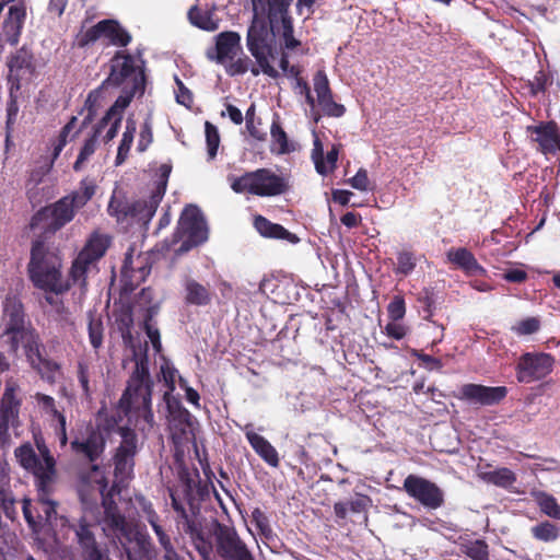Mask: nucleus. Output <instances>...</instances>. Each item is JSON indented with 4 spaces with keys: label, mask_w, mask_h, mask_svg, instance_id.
Segmentation results:
<instances>
[{
    "label": "nucleus",
    "mask_w": 560,
    "mask_h": 560,
    "mask_svg": "<svg viewBox=\"0 0 560 560\" xmlns=\"http://www.w3.org/2000/svg\"><path fill=\"white\" fill-rule=\"evenodd\" d=\"M96 185L89 179H82L79 187L62 196L55 202L38 209L31 218L32 230L42 229L40 235L51 236L73 221L77 213L94 197Z\"/></svg>",
    "instance_id": "nucleus-1"
},
{
    "label": "nucleus",
    "mask_w": 560,
    "mask_h": 560,
    "mask_svg": "<svg viewBox=\"0 0 560 560\" xmlns=\"http://www.w3.org/2000/svg\"><path fill=\"white\" fill-rule=\"evenodd\" d=\"M61 267L59 252L49 247L44 235L33 240L27 273L35 288L57 295L69 291L71 284L63 280Z\"/></svg>",
    "instance_id": "nucleus-2"
},
{
    "label": "nucleus",
    "mask_w": 560,
    "mask_h": 560,
    "mask_svg": "<svg viewBox=\"0 0 560 560\" xmlns=\"http://www.w3.org/2000/svg\"><path fill=\"white\" fill-rule=\"evenodd\" d=\"M133 360L136 363L135 370L128 380L118 406L126 417L141 418L149 425H152L154 422L151 405L153 383L150 378L147 351L138 353L137 350H133Z\"/></svg>",
    "instance_id": "nucleus-3"
},
{
    "label": "nucleus",
    "mask_w": 560,
    "mask_h": 560,
    "mask_svg": "<svg viewBox=\"0 0 560 560\" xmlns=\"http://www.w3.org/2000/svg\"><path fill=\"white\" fill-rule=\"evenodd\" d=\"M208 58L224 66L230 77L245 74L247 71L254 77L259 75L260 69L244 52L242 37L235 31H224L214 37V47L208 51Z\"/></svg>",
    "instance_id": "nucleus-4"
},
{
    "label": "nucleus",
    "mask_w": 560,
    "mask_h": 560,
    "mask_svg": "<svg viewBox=\"0 0 560 560\" xmlns=\"http://www.w3.org/2000/svg\"><path fill=\"white\" fill-rule=\"evenodd\" d=\"M203 536L211 545V552L206 558L200 556L202 560H212L214 555L221 560H255L234 526L212 518L205 525Z\"/></svg>",
    "instance_id": "nucleus-5"
},
{
    "label": "nucleus",
    "mask_w": 560,
    "mask_h": 560,
    "mask_svg": "<svg viewBox=\"0 0 560 560\" xmlns=\"http://www.w3.org/2000/svg\"><path fill=\"white\" fill-rule=\"evenodd\" d=\"M229 182L235 194H247L261 198L281 196L290 189L285 177L266 167L245 172L241 176H230Z\"/></svg>",
    "instance_id": "nucleus-6"
},
{
    "label": "nucleus",
    "mask_w": 560,
    "mask_h": 560,
    "mask_svg": "<svg viewBox=\"0 0 560 560\" xmlns=\"http://www.w3.org/2000/svg\"><path fill=\"white\" fill-rule=\"evenodd\" d=\"M171 172V164H162L159 167V178L155 182L154 189L148 200H137L124 206L120 203L115 206L114 200H112L108 206L109 213L115 214L118 220H124L130 217L139 221L149 222L155 214L156 209L165 195Z\"/></svg>",
    "instance_id": "nucleus-7"
},
{
    "label": "nucleus",
    "mask_w": 560,
    "mask_h": 560,
    "mask_svg": "<svg viewBox=\"0 0 560 560\" xmlns=\"http://www.w3.org/2000/svg\"><path fill=\"white\" fill-rule=\"evenodd\" d=\"M170 498L171 505L177 514L176 523L182 525L184 533L189 537L199 556L209 557L211 545L203 536L205 525L208 522L201 515L200 506L195 503V499H185L189 505V511H187L173 490H170Z\"/></svg>",
    "instance_id": "nucleus-8"
},
{
    "label": "nucleus",
    "mask_w": 560,
    "mask_h": 560,
    "mask_svg": "<svg viewBox=\"0 0 560 560\" xmlns=\"http://www.w3.org/2000/svg\"><path fill=\"white\" fill-rule=\"evenodd\" d=\"M105 523L120 544L128 560H143L148 555L149 541L132 524L118 512L106 510Z\"/></svg>",
    "instance_id": "nucleus-9"
},
{
    "label": "nucleus",
    "mask_w": 560,
    "mask_h": 560,
    "mask_svg": "<svg viewBox=\"0 0 560 560\" xmlns=\"http://www.w3.org/2000/svg\"><path fill=\"white\" fill-rule=\"evenodd\" d=\"M177 249L178 254L189 252L208 240L206 220L199 208L195 205H187L180 213L172 243L182 241Z\"/></svg>",
    "instance_id": "nucleus-10"
},
{
    "label": "nucleus",
    "mask_w": 560,
    "mask_h": 560,
    "mask_svg": "<svg viewBox=\"0 0 560 560\" xmlns=\"http://www.w3.org/2000/svg\"><path fill=\"white\" fill-rule=\"evenodd\" d=\"M42 459L35 453L30 443H24L15 448L14 455L18 463L27 471H31L35 477V485H40L42 488L48 483H54L56 477V460L50 454L48 447L37 445Z\"/></svg>",
    "instance_id": "nucleus-11"
},
{
    "label": "nucleus",
    "mask_w": 560,
    "mask_h": 560,
    "mask_svg": "<svg viewBox=\"0 0 560 560\" xmlns=\"http://www.w3.org/2000/svg\"><path fill=\"white\" fill-rule=\"evenodd\" d=\"M246 46L252 56L256 59L260 72L272 79H277L279 72L271 66L269 60L273 57V48L269 43V28L266 22L258 20L256 15L247 30Z\"/></svg>",
    "instance_id": "nucleus-12"
},
{
    "label": "nucleus",
    "mask_w": 560,
    "mask_h": 560,
    "mask_svg": "<svg viewBox=\"0 0 560 560\" xmlns=\"http://www.w3.org/2000/svg\"><path fill=\"white\" fill-rule=\"evenodd\" d=\"M52 483L42 488L36 485L37 500L23 499L22 511L28 527L35 532H40L45 525L51 524L57 518V502L50 499Z\"/></svg>",
    "instance_id": "nucleus-13"
},
{
    "label": "nucleus",
    "mask_w": 560,
    "mask_h": 560,
    "mask_svg": "<svg viewBox=\"0 0 560 560\" xmlns=\"http://www.w3.org/2000/svg\"><path fill=\"white\" fill-rule=\"evenodd\" d=\"M69 529L74 533L75 550L81 560H100L102 553L108 549L105 542L96 539L97 526L85 517H80L77 522L71 523Z\"/></svg>",
    "instance_id": "nucleus-14"
},
{
    "label": "nucleus",
    "mask_w": 560,
    "mask_h": 560,
    "mask_svg": "<svg viewBox=\"0 0 560 560\" xmlns=\"http://www.w3.org/2000/svg\"><path fill=\"white\" fill-rule=\"evenodd\" d=\"M152 264L150 256L139 254L133 257V250L130 248L124 258L120 270L121 293H132L151 273Z\"/></svg>",
    "instance_id": "nucleus-15"
},
{
    "label": "nucleus",
    "mask_w": 560,
    "mask_h": 560,
    "mask_svg": "<svg viewBox=\"0 0 560 560\" xmlns=\"http://www.w3.org/2000/svg\"><path fill=\"white\" fill-rule=\"evenodd\" d=\"M118 433L121 436V441L113 456L114 475L116 478L124 480L133 472L135 457L138 453V436L128 427H119Z\"/></svg>",
    "instance_id": "nucleus-16"
},
{
    "label": "nucleus",
    "mask_w": 560,
    "mask_h": 560,
    "mask_svg": "<svg viewBox=\"0 0 560 560\" xmlns=\"http://www.w3.org/2000/svg\"><path fill=\"white\" fill-rule=\"evenodd\" d=\"M555 358L545 352H526L517 361L515 372L520 383L529 384L545 378L552 372Z\"/></svg>",
    "instance_id": "nucleus-17"
},
{
    "label": "nucleus",
    "mask_w": 560,
    "mask_h": 560,
    "mask_svg": "<svg viewBox=\"0 0 560 560\" xmlns=\"http://www.w3.org/2000/svg\"><path fill=\"white\" fill-rule=\"evenodd\" d=\"M406 493L429 510H436L444 504V493L434 482L417 476L408 475L404 480Z\"/></svg>",
    "instance_id": "nucleus-18"
},
{
    "label": "nucleus",
    "mask_w": 560,
    "mask_h": 560,
    "mask_svg": "<svg viewBox=\"0 0 560 560\" xmlns=\"http://www.w3.org/2000/svg\"><path fill=\"white\" fill-rule=\"evenodd\" d=\"M138 72L144 73L143 66H137L133 56L129 52L117 51L110 59V72L103 81L102 88L107 85L118 88L127 82L132 85Z\"/></svg>",
    "instance_id": "nucleus-19"
},
{
    "label": "nucleus",
    "mask_w": 560,
    "mask_h": 560,
    "mask_svg": "<svg viewBox=\"0 0 560 560\" xmlns=\"http://www.w3.org/2000/svg\"><path fill=\"white\" fill-rule=\"evenodd\" d=\"M168 409V429L173 443L183 445L195 438L194 417L179 402L167 404Z\"/></svg>",
    "instance_id": "nucleus-20"
},
{
    "label": "nucleus",
    "mask_w": 560,
    "mask_h": 560,
    "mask_svg": "<svg viewBox=\"0 0 560 560\" xmlns=\"http://www.w3.org/2000/svg\"><path fill=\"white\" fill-rule=\"evenodd\" d=\"M2 322L4 335L10 338L16 337L33 328L26 319L23 303L15 295H7L3 302Z\"/></svg>",
    "instance_id": "nucleus-21"
},
{
    "label": "nucleus",
    "mask_w": 560,
    "mask_h": 560,
    "mask_svg": "<svg viewBox=\"0 0 560 560\" xmlns=\"http://www.w3.org/2000/svg\"><path fill=\"white\" fill-rule=\"evenodd\" d=\"M508 395L505 386H486L468 383L459 388L458 398L480 406H494L500 404Z\"/></svg>",
    "instance_id": "nucleus-22"
},
{
    "label": "nucleus",
    "mask_w": 560,
    "mask_h": 560,
    "mask_svg": "<svg viewBox=\"0 0 560 560\" xmlns=\"http://www.w3.org/2000/svg\"><path fill=\"white\" fill-rule=\"evenodd\" d=\"M314 91L323 113L328 117L339 118L345 115L346 107L334 101L329 80L324 70H317L313 77Z\"/></svg>",
    "instance_id": "nucleus-23"
},
{
    "label": "nucleus",
    "mask_w": 560,
    "mask_h": 560,
    "mask_svg": "<svg viewBox=\"0 0 560 560\" xmlns=\"http://www.w3.org/2000/svg\"><path fill=\"white\" fill-rule=\"evenodd\" d=\"M145 73L138 72V75H136L133 80V84L130 86H125L122 90V93L117 97V100L114 102V104L107 109L105 115L100 119L98 124L101 127H106L109 121L114 117H118V115L122 116V112L129 106L132 98L136 95H143L145 90Z\"/></svg>",
    "instance_id": "nucleus-24"
},
{
    "label": "nucleus",
    "mask_w": 560,
    "mask_h": 560,
    "mask_svg": "<svg viewBox=\"0 0 560 560\" xmlns=\"http://www.w3.org/2000/svg\"><path fill=\"white\" fill-rule=\"evenodd\" d=\"M106 446L104 435L97 430H90L88 436L83 440L75 438L71 441L72 453L86 462L94 464L103 455Z\"/></svg>",
    "instance_id": "nucleus-25"
},
{
    "label": "nucleus",
    "mask_w": 560,
    "mask_h": 560,
    "mask_svg": "<svg viewBox=\"0 0 560 560\" xmlns=\"http://www.w3.org/2000/svg\"><path fill=\"white\" fill-rule=\"evenodd\" d=\"M292 0H253L255 15L267 18L270 28L279 30L280 22L292 18L290 5Z\"/></svg>",
    "instance_id": "nucleus-26"
},
{
    "label": "nucleus",
    "mask_w": 560,
    "mask_h": 560,
    "mask_svg": "<svg viewBox=\"0 0 560 560\" xmlns=\"http://www.w3.org/2000/svg\"><path fill=\"white\" fill-rule=\"evenodd\" d=\"M10 348L16 352L20 345H22L27 363L32 368L34 364L40 362L45 357V347L39 338V335L34 328L24 331L16 337L10 338Z\"/></svg>",
    "instance_id": "nucleus-27"
},
{
    "label": "nucleus",
    "mask_w": 560,
    "mask_h": 560,
    "mask_svg": "<svg viewBox=\"0 0 560 560\" xmlns=\"http://www.w3.org/2000/svg\"><path fill=\"white\" fill-rule=\"evenodd\" d=\"M527 131L536 135L534 141L539 144V150L545 155L560 151V133L556 121L540 122L537 126H528Z\"/></svg>",
    "instance_id": "nucleus-28"
},
{
    "label": "nucleus",
    "mask_w": 560,
    "mask_h": 560,
    "mask_svg": "<svg viewBox=\"0 0 560 560\" xmlns=\"http://www.w3.org/2000/svg\"><path fill=\"white\" fill-rule=\"evenodd\" d=\"M26 20V8L24 3L13 4L9 8L7 18L3 21V39L10 46H16Z\"/></svg>",
    "instance_id": "nucleus-29"
},
{
    "label": "nucleus",
    "mask_w": 560,
    "mask_h": 560,
    "mask_svg": "<svg viewBox=\"0 0 560 560\" xmlns=\"http://www.w3.org/2000/svg\"><path fill=\"white\" fill-rule=\"evenodd\" d=\"M9 78L18 83L23 74H32L35 71V58L31 48L23 45L8 57Z\"/></svg>",
    "instance_id": "nucleus-30"
},
{
    "label": "nucleus",
    "mask_w": 560,
    "mask_h": 560,
    "mask_svg": "<svg viewBox=\"0 0 560 560\" xmlns=\"http://www.w3.org/2000/svg\"><path fill=\"white\" fill-rule=\"evenodd\" d=\"M446 257L450 262L463 270L468 277L485 276L487 273V270L466 247H453L448 249Z\"/></svg>",
    "instance_id": "nucleus-31"
},
{
    "label": "nucleus",
    "mask_w": 560,
    "mask_h": 560,
    "mask_svg": "<svg viewBox=\"0 0 560 560\" xmlns=\"http://www.w3.org/2000/svg\"><path fill=\"white\" fill-rule=\"evenodd\" d=\"M183 285L185 291V304L194 306H207L211 304L213 293L208 285H203L189 277L185 279Z\"/></svg>",
    "instance_id": "nucleus-32"
},
{
    "label": "nucleus",
    "mask_w": 560,
    "mask_h": 560,
    "mask_svg": "<svg viewBox=\"0 0 560 560\" xmlns=\"http://www.w3.org/2000/svg\"><path fill=\"white\" fill-rule=\"evenodd\" d=\"M56 160L57 159H54V154L51 153L50 155H42L35 161L25 182L26 195L28 198H31V191L42 184L45 176L50 173Z\"/></svg>",
    "instance_id": "nucleus-33"
},
{
    "label": "nucleus",
    "mask_w": 560,
    "mask_h": 560,
    "mask_svg": "<svg viewBox=\"0 0 560 560\" xmlns=\"http://www.w3.org/2000/svg\"><path fill=\"white\" fill-rule=\"evenodd\" d=\"M254 228L262 236L267 238L296 241V236L289 232L284 226L273 223L261 214L254 217Z\"/></svg>",
    "instance_id": "nucleus-34"
},
{
    "label": "nucleus",
    "mask_w": 560,
    "mask_h": 560,
    "mask_svg": "<svg viewBox=\"0 0 560 560\" xmlns=\"http://www.w3.org/2000/svg\"><path fill=\"white\" fill-rule=\"evenodd\" d=\"M246 439L253 450L271 467L277 468L280 464L277 450L262 435L256 432H247Z\"/></svg>",
    "instance_id": "nucleus-35"
},
{
    "label": "nucleus",
    "mask_w": 560,
    "mask_h": 560,
    "mask_svg": "<svg viewBox=\"0 0 560 560\" xmlns=\"http://www.w3.org/2000/svg\"><path fill=\"white\" fill-rule=\"evenodd\" d=\"M108 247L109 238L107 236L93 233L79 253L95 265L105 255Z\"/></svg>",
    "instance_id": "nucleus-36"
},
{
    "label": "nucleus",
    "mask_w": 560,
    "mask_h": 560,
    "mask_svg": "<svg viewBox=\"0 0 560 560\" xmlns=\"http://www.w3.org/2000/svg\"><path fill=\"white\" fill-rule=\"evenodd\" d=\"M103 24L105 25L103 37L107 38L112 45L126 47L130 44L131 35L117 20L105 19Z\"/></svg>",
    "instance_id": "nucleus-37"
},
{
    "label": "nucleus",
    "mask_w": 560,
    "mask_h": 560,
    "mask_svg": "<svg viewBox=\"0 0 560 560\" xmlns=\"http://www.w3.org/2000/svg\"><path fill=\"white\" fill-rule=\"evenodd\" d=\"M187 19L191 25L206 32H214L219 28V20L214 19L213 12L203 11L197 4L188 10Z\"/></svg>",
    "instance_id": "nucleus-38"
},
{
    "label": "nucleus",
    "mask_w": 560,
    "mask_h": 560,
    "mask_svg": "<svg viewBox=\"0 0 560 560\" xmlns=\"http://www.w3.org/2000/svg\"><path fill=\"white\" fill-rule=\"evenodd\" d=\"M104 127L97 122L94 128L92 135L84 141L78 158L73 164V171L80 172L84 168L85 163L90 160V158L95 153L97 148L98 137L102 135Z\"/></svg>",
    "instance_id": "nucleus-39"
},
{
    "label": "nucleus",
    "mask_w": 560,
    "mask_h": 560,
    "mask_svg": "<svg viewBox=\"0 0 560 560\" xmlns=\"http://www.w3.org/2000/svg\"><path fill=\"white\" fill-rule=\"evenodd\" d=\"M137 131V122L133 118L129 117L126 121V128L122 138L118 145L117 155L115 159L116 165H121L129 156L131 145L133 143L135 133Z\"/></svg>",
    "instance_id": "nucleus-40"
},
{
    "label": "nucleus",
    "mask_w": 560,
    "mask_h": 560,
    "mask_svg": "<svg viewBox=\"0 0 560 560\" xmlns=\"http://www.w3.org/2000/svg\"><path fill=\"white\" fill-rule=\"evenodd\" d=\"M39 361L40 362L34 364L31 369L34 370L45 383L55 385L57 383V374L61 373V364L46 355Z\"/></svg>",
    "instance_id": "nucleus-41"
},
{
    "label": "nucleus",
    "mask_w": 560,
    "mask_h": 560,
    "mask_svg": "<svg viewBox=\"0 0 560 560\" xmlns=\"http://www.w3.org/2000/svg\"><path fill=\"white\" fill-rule=\"evenodd\" d=\"M94 264L85 258L80 253L72 261V266L70 268L69 277L74 284H79L81 288L86 287V278L88 272Z\"/></svg>",
    "instance_id": "nucleus-42"
},
{
    "label": "nucleus",
    "mask_w": 560,
    "mask_h": 560,
    "mask_svg": "<svg viewBox=\"0 0 560 560\" xmlns=\"http://www.w3.org/2000/svg\"><path fill=\"white\" fill-rule=\"evenodd\" d=\"M88 20H85L81 26V30L75 35L74 45L79 48H85L86 46L95 43L97 39L103 37L104 34V24L103 20L97 22L95 25L91 26L88 30H84V25Z\"/></svg>",
    "instance_id": "nucleus-43"
},
{
    "label": "nucleus",
    "mask_w": 560,
    "mask_h": 560,
    "mask_svg": "<svg viewBox=\"0 0 560 560\" xmlns=\"http://www.w3.org/2000/svg\"><path fill=\"white\" fill-rule=\"evenodd\" d=\"M418 264V258L412 250L402 249L396 255V265L394 273L400 277H408L413 272Z\"/></svg>",
    "instance_id": "nucleus-44"
},
{
    "label": "nucleus",
    "mask_w": 560,
    "mask_h": 560,
    "mask_svg": "<svg viewBox=\"0 0 560 560\" xmlns=\"http://www.w3.org/2000/svg\"><path fill=\"white\" fill-rule=\"evenodd\" d=\"M533 495L544 514L551 518L560 520V505L553 495L545 491L534 492Z\"/></svg>",
    "instance_id": "nucleus-45"
},
{
    "label": "nucleus",
    "mask_w": 560,
    "mask_h": 560,
    "mask_svg": "<svg viewBox=\"0 0 560 560\" xmlns=\"http://www.w3.org/2000/svg\"><path fill=\"white\" fill-rule=\"evenodd\" d=\"M482 479L494 486L508 488L516 481V476L511 469L503 467L483 472Z\"/></svg>",
    "instance_id": "nucleus-46"
},
{
    "label": "nucleus",
    "mask_w": 560,
    "mask_h": 560,
    "mask_svg": "<svg viewBox=\"0 0 560 560\" xmlns=\"http://www.w3.org/2000/svg\"><path fill=\"white\" fill-rule=\"evenodd\" d=\"M533 537L539 541L551 542L560 537V528L556 524L545 521L530 528Z\"/></svg>",
    "instance_id": "nucleus-47"
},
{
    "label": "nucleus",
    "mask_w": 560,
    "mask_h": 560,
    "mask_svg": "<svg viewBox=\"0 0 560 560\" xmlns=\"http://www.w3.org/2000/svg\"><path fill=\"white\" fill-rule=\"evenodd\" d=\"M88 331L90 343L93 349L98 350L103 345L104 326L103 320L100 316L93 313H89Z\"/></svg>",
    "instance_id": "nucleus-48"
},
{
    "label": "nucleus",
    "mask_w": 560,
    "mask_h": 560,
    "mask_svg": "<svg viewBox=\"0 0 560 560\" xmlns=\"http://www.w3.org/2000/svg\"><path fill=\"white\" fill-rule=\"evenodd\" d=\"M77 378L82 389V397L86 400L92 399L93 389L91 387V366L85 360H79L77 363Z\"/></svg>",
    "instance_id": "nucleus-49"
},
{
    "label": "nucleus",
    "mask_w": 560,
    "mask_h": 560,
    "mask_svg": "<svg viewBox=\"0 0 560 560\" xmlns=\"http://www.w3.org/2000/svg\"><path fill=\"white\" fill-rule=\"evenodd\" d=\"M462 551L471 560H490L489 546L482 539L468 541L462 546Z\"/></svg>",
    "instance_id": "nucleus-50"
},
{
    "label": "nucleus",
    "mask_w": 560,
    "mask_h": 560,
    "mask_svg": "<svg viewBox=\"0 0 560 560\" xmlns=\"http://www.w3.org/2000/svg\"><path fill=\"white\" fill-rule=\"evenodd\" d=\"M270 135L272 143L278 145V153L282 154L289 152L288 136L279 121V117L273 119L270 127Z\"/></svg>",
    "instance_id": "nucleus-51"
},
{
    "label": "nucleus",
    "mask_w": 560,
    "mask_h": 560,
    "mask_svg": "<svg viewBox=\"0 0 560 560\" xmlns=\"http://www.w3.org/2000/svg\"><path fill=\"white\" fill-rule=\"evenodd\" d=\"M207 150L210 160H213L217 155L220 145V135L218 128L210 121L205 124Z\"/></svg>",
    "instance_id": "nucleus-52"
},
{
    "label": "nucleus",
    "mask_w": 560,
    "mask_h": 560,
    "mask_svg": "<svg viewBox=\"0 0 560 560\" xmlns=\"http://www.w3.org/2000/svg\"><path fill=\"white\" fill-rule=\"evenodd\" d=\"M282 31V39L287 49H294L300 46V40L294 37L293 19L287 18V20L280 22L278 31Z\"/></svg>",
    "instance_id": "nucleus-53"
},
{
    "label": "nucleus",
    "mask_w": 560,
    "mask_h": 560,
    "mask_svg": "<svg viewBox=\"0 0 560 560\" xmlns=\"http://www.w3.org/2000/svg\"><path fill=\"white\" fill-rule=\"evenodd\" d=\"M34 399L38 408L50 418L60 411L57 409L56 399L50 395L44 393H36L34 395Z\"/></svg>",
    "instance_id": "nucleus-54"
},
{
    "label": "nucleus",
    "mask_w": 560,
    "mask_h": 560,
    "mask_svg": "<svg viewBox=\"0 0 560 560\" xmlns=\"http://www.w3.org/2000/svg\"><path fill=\"white\" fill-rule=\"evenodd\" d=\"M387 315L390 320L399 322L406 315V303L401 295H395L387 306Z\"/></svg>",
    "instance_id": "nucleus-55"
},
{
    "label": "nucleus",
    "mask_w": 560,
    "mask_h": 560,
    "mask_svg": "<svg viewBox=\"0 0 560 560\" xmlns=\"http://www.w3.org/2000/svg\"><path fill=\"white\" fill-rule=\"evenodd\" d=\"M153 142V128L150 118H147L141 126L139 140L137 144V151L142 153L148 150L150 144Z\"/></svg>",
    "instance_id": "nucleus-56"
},
{
    "label": "nucleus",
    "mask_w": 560,
    "mask_h": 560,
    "mask_svg": "<svg viewBox=\"0 0 560 560\" xmlns=\"http://www.w3.org/2000/svg\"><path fill=\"white\" fill-rule=\"evenodd\" d=\"M15 503L16 500L11 490L0 495V512L2 511L5 517L11 521H15L18 517Z\"/></svg>",
    "instance_id": "nucleus-57"
},
{
    "label": "nucleus",
    "mask_w": 560,
    "mask_h": 560,
    "mask_svg": "<svg viewBox=\"0 0 560 560\" xmlns=\"http://www.w3.org/2000/svg\"><path fill=\"white\" fill-rule=\"evenodd\" d=\"M539 328L540 320L537 317H527L513 326L512 330L520 336H524L535 334L539 330Z\"/></svg>",
    "instance_id": "nucleus-58"
},
{
    "label": "nucleus",
    "mask_w": 560,
    "mask_h": 560,
    "mask_svg": "<svg viewBox=\"0 0 560 560\" xmlns=\"http://www.w3.org/2000/svg\"><path fill=\"white\" fill-rule=\"evenodd\" d=\"M312 160L315 164V170L318 174H320V175L328 174V166L324 160L323 144L318 138H316L314 140V148L312 150Z\"/></svg>",
    "instance_id": "nucleus-59"
},
{
    "label": "nucleus",
    "mask_w": 560,
    "mask_h": 560,
    "mask_svg": "<svg viewBox=\"0 0 560 560\" xmlns=\"http://www.w3.org/2000/svg\"><path fill=\"white\" fill-rule=\"evenodd\" d=\"M118 328L122 335V338L126 339L128 337L131 338V327L133 325V317L131 311L128 308L124 311L119 317L116 319Z\"/></svg>",
    "instance_id": "nucleus-60"
},
{
    "label": "nucleus",
    "mask_w": 560,
    "mask_h": 560,
    "mask_svg": "<svg viewBox=\"0 0 560 560\" xmlns=\"http://www.w3.org/2000/svg\"><path fill=\"white\" fill-rule=\"evenodd\" d=\"M18 113H19V105H18V102H16V98L13 95H11L10 100L7 103V121H5V125H7V133L8 135L10 133V131L13 128V125L15 124Z\"/></svg>",
    "instance_id": "nucleus-61"
},
{
    "label": "nucleus",
    "mask_w": 560,
    "mask_h": 560,
    "mask_svg": "<svg viewBox=\"0 0 560 560\" xmlns=\"http://www.w3.org/2000/svg\"><path fill=\"white\" fill-rule=\"evenodd\" d=\"M385 331L388 337L395 340H400L407 335L408 328L398 322L390 320L385 326Z\"/></svg>",
    "instance_id": "nucleus-62"
},
{
    "label": "nucleus",
    "mask_w": 560,
    "mask_h": 560,
    "mask_svg": "<svg viewBox=\"0 0 560 560\" xmlns=\"http://www.w3.org/2000/svg\"><path fill=\"white\" fill-rule=\"evenodd\" d=\"M71 131H69V128L62 127L58 137L52 141V154L54 159H58L61 151L66 147L68 142V137Z\"/></svg>",
    "instance_id": "nucleus-63"
},
{
    "label": "nucleus",
    "mask_w": 560,
    "mask_h": 560,
    "mask_svg": "<svg viewBox=\"0 0 560 560\" xmlns=\"http://www.w3.org/2000/svg\"><path fill=\"white\" fill-rule=\"evenodd\" d=\"M350 185L358 190L365 191L369 188V176L364 168H360L357 174L349 180Z\"/></svg>",
    "instance_id": "nucleus-64"
}]
</instances>
